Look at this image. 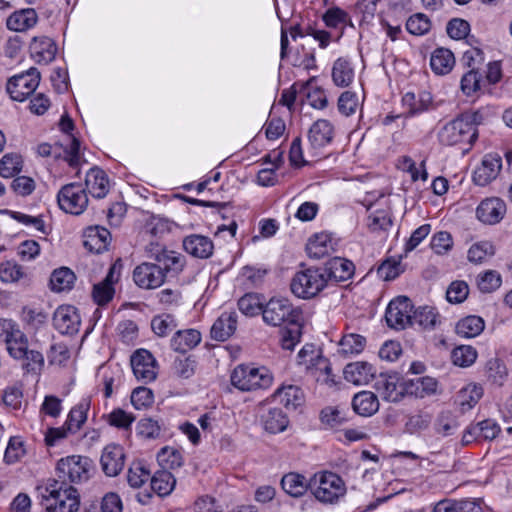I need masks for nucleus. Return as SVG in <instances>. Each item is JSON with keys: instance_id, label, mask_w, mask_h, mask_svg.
<instances>
[{"instance_id": "obj_40", "label": "nucleus", "mask_w": 512, "mask_h": 512, "mask_svg": "<svg viewBox=\"0 0 512 512\" xmlns=\"http://www.w3.org/2000/svg\"><path fill=\"white\" fill-rule=\"evenodd\" d=\"M76 276L74 272L67 268L61 267L53 271L50 277V288L55 292L69 291L72 289Z\"/></svg>"}, {"instance_id": "obj_51", "label": "nucleus", "mask_w": 512, "mask_h": 512, "mask_svg": "<svg viewBox=\"0 0 512 512\" xmlns=\"http://www.w3.org/2000/svg\"><path fill=\"white\" fill-rule=\"evenodd\" d=\"M157 461L164 470L175 469L183 465V456L178 449L166 446L157 453Z\"/></svg>"}, {"instance_id": "obj_47", "label": "nucleus", "mask_w": 512, "mask_h": 512, "mask_svg": "<svg viewBox=\"0 0 512 512\" xmlns=\"http://www.w3.org/2000/svg\"><path fill=\"white\" fill-rule=\"evenodd\" d=\"M482 75L478 70H468L460 81V89L466 97H476L481 90Z\"/></svg>"}, {"instance_id": "obj_30", "label": "nucleus", "mask_w": 512, "mask_h": 512, "mask_svg": "<svg viewBox=\"0 0 512 512\" xmlns=\"http://www.w3.org/2000/svg\"><path fill=\"white\" fill-rule=\"evenodd\" d=\"M355 70L350 59L339 57L332 66V80L337 87H348L354 81Z\"/></svg>"}, {"instance_id": "obj_7", "label": "nucleus", "mask_w": 512, "mask_h": 512, "mask_svg": "<svg viewBox=\"0 0 512 512\" xmlns=\"http://www.w3.org/2000/svg\"><path fill=\"white\" fill-rule=\"evenodd\" d=\"M57 202L61 210L73 215H80L88 206L86 188L80 183L64 185L57 194Z\"/></svg>"}, {"instance_id": "obj_19", "label": "nucleus", "mask_w": 512, "mask_h": 512, "mask_svg": "<svg viewBox=\"0 0 512 512\" xmlns=\"http://www.w3.org/2000/svg\"><path fill=\"white\" fill-rule=\"evenodd\" d=\"M501 167L502 160L498 155H485L473 173L474 183L478 186H486L498 176Z\"/></svg>"}, {"instance_id": "obj_58", "label": "nucleus", "mask_w": 512, "mask_h": 512, "mask_svg": "<svg viewBox=\"0 0 512 512\" xmlns=\"http://www.w3.org/2000/svg\"><path fill=\"white\" fill-rule=\"evenodd\" d=\"M457 428V421L450 412L440 413L434 424L436 433L443 437L453 435Z\"/></svg>"}, {"instance_id": "obj_36", "label": "nucleus", "mask_w": 512, "mask_h": 512, "mask_svg": "<svg viewBox=\"0 0 512 512\" xmlns=\"http://www.w3.org/2000/svg\"><path fill=\"white\" fill-rule=\"evenodd\" d=\"M402 102L407 108V116L412 117L427 111L432 103V97L428 92H421L418 97L412 92H407Z\"/></svg>"}, {"instance_id": "obj_43", "label": "nucleus", "mask_w": 512, "mask_h": 512, "mask_svg": "<svg viewBox=\"0 0 512 512\" xmlns=\"http://www.w3.org/2000/svg\"><path fill=\"white\" fill-rule=\"evenodd\" d=\"M366 339L359 334L344 335L340 342L338 352L343 356L356 355L364 350Z\"/></svg>"}, {"instance_id": "obj_28", "label": "nucleus", "mask_w": 512, "mask_h": 512, "mask_svg": "<svg viewBox=\"0 0 512 512\" xmlns=\"http://www.w3.org/2000/svg\"><path fill=\"white\" fill-rule=\"evenodd\" d=\"M273 399L288 410H295L304 402L302 389L295 385H283L272 395Z\"/></svg>"}, {"instance_id": "obj_41", "label": "nucleus", "mask_w": 512, "mask_h": 512, "mask_svg": "<svg viewBox=\"0 0 512 512\" xmlns=\"http://www.w3.org/2000/svg\"><path fill=\"white\" fill-rule=\"evenodd\" d=\"M24 355L14 360L21 361V367L27 374L40 375L44 367V356L43 354L29 347L24 351Z\"/></svg>"}, {"instance_id": "obj_35", "label": "nucleus", "mask_w": 512, "mask_h": 512, "mask_svg": "<svg viewBox=\"0 0 512 512\" xmlns=\"http://www.w3.org/2000/svg\"><path fill=\"white\" fill-rule=\"evenodd\" d=\"M264 429L271 433L277 434L285 431L289 425L288 416L280 408H269L266 413L261 416Z\"/></svg>"}, {"instance_id": "obj_11", "label": "nucleus", "mask_w": 512, "mask_h": 512, "mask_svg": "<svg viewBox=\"0 0 512 512\" xmlns=\"http://www.w3.org/2000/svg\"><path fill=\"white\" fill-rule=\"evenodd\" d=\"M324 277L330 284L342 283L350 280L355 274L354 263L346 258L333 257L320 266Z\"/></svg>"}, {"instance_id": "obj_45", "label": "nucleus", "mask_w": 512, "mask_h": 512, "mask_svg": "<svg viewBox=\"0 0 512 512\" xmlns=\"http://www.w3.org/2000/svg\"><path fill=\"white\" fill-rule=\"evenodd\" d=\"M302 336V326L299 321L287 324L280 331V345L285 350H294L300 342Z\"/></svg>"}, {"instance_id": "obj_60", "label": "nucleus", "mask_w": 512, "mask_h": 512, "mask_svg": "<svg viewBox=\"0 0 512 512\" xmlns=\"http://www.w3.org/2000/svg\"><path fill=\"white\" fill-rule=\"evenodd\" d=\"M22 169L21 157L17 154H6L0 160V175L4 178H11Z\"/></svg>"}, {"instance_id": "obj_8", "label": "nucleus", "mask_w": 512, "mask_h": 512, "mask_svg": "<svg viewBox=\"0 0 512 512\" xmlns=\"http://www.w3.org/2000/svg\"><path fill=\"white\" fill-rule=\"evenodd\" d=\"M39 82L40 72L31 67L26 72L11 77L7 82L6 89L13 100L23 102L34 93Z\"/></svg>"}, {"instance_id": "obj_9", "label": "nucleus", "mask_w": 512, "mask_h": 512, "mask_svg": "<svg viewBox=\"0 0 512 512\" xmlns=\"http://www.w3.org/2000/svg\"><path fill=\"white\" fill-rule=\"evenodd\" d=\"M413 303L406 296L392 299L385 311L387 325L396 330H402L413 325Z\"/></svg>"}, {"instance_id": "obj_59", "label": "nucleus", "mask_w": 512, "mask_h": 512, "mask_svg": "<svg viewBox=\"0 0 512 512\" xmlns=\"http://www.w3.org/2000/svg\"><path fill=\"white\" fill-rule=\"evenodd\" d=\"M487 377L495 384L502 385L506 376L507 368L499 358H491L487 361L486 366Z\"/></svg>"}, {"instance_id": "obj_48", "label": "nucleus", "mask_w": 512, "mask_h": 512, "mask_svg": "<svg viewBox=\"0 0 512 512\" xmlns=\"http://www.w3.org/2000/svg\"><path fill=\"white\" fill-rule=\"evenodd\" d=\"M177 327V321L172 314L162 313L151 320V329L158 337H166Z\"/></svg>"}, {"instance_id": "obj_39", "label": "nucleus", "mask_w": 512, "mask_h": 512, "mask_svg": "<svg viewBox=\"0 0 512 512\" xmlns=\"http://www.w3.org/2000/svg\"><path fill=\"white\" fill-rule=\"evenodd\" d=\"M90 408V400L82 399L68 414L65 426L71 433L77 432L87 419V413Z\"/></svg>"}, {"instance_id": "obj_52", "label": "nucleus", "mask_w": 512, "mask_h": 512, "mask_svg": "<svg viewBox=\"0 0 512 512\" xmlns=\"http://www.w3.org/2000/svg\"><path fill=\"white\" fill-rule=\"evenodd\" d=\"M151 479V473L141 461L133 462L127 474L128 484L133 488H139Z\"/></svg>"}, {"instance_id": "obj_20", "label": "nucleus", "mask_w": 512, "mask_h": 512, "mask_svg": "<svg viewBox=\"0 0 512 512\" xmlns=\"http://www.w3.org/2000/svg\"><path fill=\"white\" fill-rule=\"evenodd\" d=\"M29 51L31 58L38 64H48L55 59L57 45L47 36H36L32 39Z\"/></svg>"}, {"instance_id": "obj_29", "label": "nucleus", "mask_w": 512, "mask_h": 512, "mask_svg": "<svg viewBox=\"0 0 512 512\" xmlns=\"http://www.w3.org/2000/svg\"><path fill=\"white\" fill-rule=\"evenodd\" d=\"M38 21V15L32 8L21 9L13 12L6 21L9 30L24 32L33 28Z\"/></svg>"}, {"instance_id": "obj_5", "label": "nucleus", "mask_w": 512, "mask_h": 512, "mask_svg": "<svg viewBox=\"0 0 512 512\" xmlns=\"http://www.w3.org/2000/svg\"><path fill=\"white\" fill-rule=\"evenodd\" d=\"M328 287L320 266H310L297 271L291 279V292L300 299L309 300Z\"/></svg>"}, {"instance_id": "obj_55", "label": "nucleus", "mask_w": 512, "mask_h": 512, "mask_svg": "<svg viewBox=\"0 0 512 512\" xmlns=\"http://www.w3.org/2000/svg\"><path fill=\"white\" fill-rule=\"evenodd\" d=\"M502 284L501 275L495 270H487L477 277V286L483 293H491Z\"/></svg>"}, {"instance_id": "obj_22", "label": "nucleus", "mask_w": 512, "mask_h": 512, "mask_svg": "<svg viewBox=\"0 0 512 512\" xmlns=\"http://www.w3.org/2000/svg\"><path fill=\"white\" fill-rule=\"evenodd\" d=\"M344 379L354 385H367L375 377L376 370L368 362L357 361L345 366Z\"/></svg>"}, {"instance_id": "obj_50", "label": "nucleus", "mask_w": 512, "mask_h": 512, "mask_svg": "<svg viewBox=\"0 0 512 512\" xmlns=\"http://www.w3.org/2000/svg\"><path fill=\"white\" fill-rule=\"evenodd\" d=\"M478 353L471 345H460L452 350L451 359L454 365L469 367L475 363Z\"/></svg>"}, {"instance_id": "obj_12", "label": "nucleus", "mask_w": 512, "mask_h": 512, "mask_svg": "<svg viewBox=\"0 0 512 512\" xmlns=\"http://www.w3.org/2000/svg\"><path fill=\"white\" fill-rule=\"evenodd\" d=\"M130 361L137 380L149 383L156 379L157 362L151 352L146 349H138L132 354Z\"/></svg>"}, {"instance_id": "obj_6", "label": "nucleus", "mask_w": 512, "mask_h": 512, "mask_svg": "<svg viewBox=\"0 0 512 512\" xmlns=\"http://www.w3.org/2000/svg\"><path fill=\"white\" fill-rule=\"evenodd\" d=\"M301 312L286 298H271L262 309L263 321L272 327L299 321Z\"/></svg>"}, {"instance_id": "obj_57", "label": "nucleus", "mask_w": 512, "mask_h": 512, "mask_svg": "<svg viewBox=\"0 0 512 512\" xmlns=\"http://www.w3.org/2000/svg\"><path fill=\"white\" fill-rule=\"evenodd\" d=\"M405 393V385H398L396 377H388L382 381V394L389 402H398Z\"/></svg>"}, {"instance_id": "obj_37", "label": "nucleus", "mask_w": 512, "mask_h": 512, "mask_svg": "<svg viewBox=\"0 0 512 512\" xmlns=\"http://www.w3.org/2000/svg\"><path fill=\"white\" fill-rule=\"evenodd\" d=\"M441 315L436 308L420 306L413 312V325L418 324L423 329L434 330L441 324Z\"/></svg>"}, {"instance_id": "obj_1", "label": "nucleus", "mask_w": 512, "mask_h": 512, "mask_svg": "<svg viewBox=\"0 0 512 512\" xmlns=\"http://www.w3.org/2000/svg\"><path fill=\"white\" fill-rule=\"evenodd\" d=\"M93 470L92 461L85 456L72 455L57 462L56 471L60 480L48 479L37 486L41 506L47 512H76L80 500L77 490L68 485L87 481Z\"/></svg>"}, {"instance_id": "obj_23", "label": "nucleus", "mask_w": 512, "mask_h": 512, "mask_svg": "<svg viewBox=\"0 0 512 512\" xmlns=\"http://www.w3.org/2000/svg\"><path fill=\"white\" fill-rule=\"evenodd\" d=\"M183 248L195 258L207 259L213 254L214 244L207 236L191 234L183 239Z\"/></svg>"}, {"instance_id": "obj_42", "label": "nucleus", "mask_w": 512, "mask_h": 512, "mask_svg": "<svg viewBox=\"0 0 512 512\" xmlns=\"http://www.w3.org/2000/svg\"><path fill=\"white\" fill-rule=\"evenodd\" d=\"M175 484L174 476L167 470L157 471L151 477V489L160 497L169 495Z\"/></svg>"}, {"instance_id": "obj_26", "label": "nucleus", "mask_w": 512, "mask_h": 512, "mask_svg": "<svg viewBox=\"0 0 512 512\" xmlns=\"http://www.w3.org/2000/svg\"><path fill=\"white\" fill-rule=\"evenodd\" d=\"M306 369L317 382L326 384L330 387L335 385L330 361L321 353L318 356L309 359V364L306 366Z\"/></svg>"}, {"instance_id": "obj_21", "label": "nucleus", "mask_w": 512, "mask_h": 512, "mask_svg": "<svg viewBox=\"0 0 512 512\" xmlns=\"http://www.w3.org/2000/svg\"><path fill=\"white\" fill-rule=\"evenodd\" d=\"M337 242L328 232H320L311 236L306 244V252L310 258L321 259L336 250Z\"/></svg>"}, {"instance_id": "obj_54", "label": "nucleus", "mask_w": 512, "mask_h": 512, "mask_svg": "<svg viewBox=\"0 0 512 512\" xmlns=\"http://www.w3.org/2000/svg\"><path fill=\"white\" fill-rule=\"evenodd\" d=\"M106 421L110 426L122 430H129L135 421V416L132 413L126 412L121 408L113 409L108 415L105 416Z\"/></svg>"}, {"instance_id": "obj_34", "label": "nucleus", "mask_w": 512, "mask_h": 512, "mask_svg": "<svg viewBox=\"0 0 512 512\" xmlns=\"http://www.w3.org/2000/svg\"><path fill=\"white\" fill-rule=\"evenodd\" d=\"M485 328V321L477 315H469L461 318L455 326L456 334L461 338H475L479 336Z\"/></svg>"}, {"instance_id": "obj_31", "label": "nucleus", "mask_w": 512, "mask_h": 512, "mask_svg": "<svg viewBox=\"0 0 512 512\" xmlns=\"http://www.w3.org/2000/svg\"><path fill=\"white\" fill-rule=\"evenodd\" d=\"M438 382L435 378L424 376L405 382V393L416 398H425L436 394Z\"/></svg>"}, {"instance_id": "obj_64", "label": "nucleus", "mask_w": 512, "mask_h": 512, "mask_svg": "<svg viewBox=\"0 0 512 512\" xmlns=\"http://www.w3.org/2000/svg\"><path fill=\"white\" fill-rule=\"evenodd\" d=\"M192 512H224L222 505L212 496H199L191 506Z\"/></svg>"}, {"instance_id": "obj_27", "label": "nucleus", "mask_w": 512, "mask_h": 512, "mask_svg": "<svg viewBox=\"0 0 512 512\" xmlns=\"http://www.w3.org/2000/svg\"><path fill=\"white\" fill-rule=\"evenodd\" d=\"M85 188L95 198H103L109 191V180L104 170L91 168L85 178Z\"/></svg>"}, {"instance_id": "obj_38", "label": "nucleus", "mask_w": 512, "mask_h": 512, "mask_svg": "<svg viewBox=\"0 0 512 512\" xmlns=\"http://www.w3.org/2000/svg\"><path fill=\"white\" fill-rule=\"evenodd\" d=\"M455 64L453 53L446 48H437L431 55L430 66L433 72L439 75L449 73Z\"/></svg>"}, {"instance_id": "obj_61", "label": "nucleus", "mask_w": 512, "mask_h": 512, "mask_svg": "<svg viewBox=\"0 0 512 512\" xmlns=\"http://www.w3.org/2000/svg\"><path fill=\"white\" fill-rule=\"evenodd\" d=\"M23 331L19 325L11 319H0V343L5 347L10 345Z\"/></svg>"}, {"instance_id": "obj_13", "label": "nucleus", "mask_w": 512, "mask_h": 512, "mask_svg": "<svg viewBox=\"0 0 512 512\" xmlns=\"http://www.w3.org/2000/svg\"><path fill=\"white\" fill-rule=\"evenodd\" d=\"M53 327L63 335H75L81 325V317L76 307L61 305L53 314Z\"/></svg>"}, {"instance_id": "obj_2", "label": "nucleus", "mask_w": 512, "mask_h": 512, "mask_svg": "<svg viewBox=\"0 0 512 512\" xmlns=\"http://www.w3.org/2000/svg\"><path fill=\"white\" fill-rule=\"evenodd\" d=\"M437 138L443 146H459L467 152L478 138V129L468 116L462 115L444 124Z\"/></svg>"}, {"instance_id": "obj_56", "label": "nucleus", "mask_w": 512, "mask_h": 512, "mask_svg": "<svg viewBox=\"0 0 512 512\" xmlns=\"http://www.w3.org/2000/svg\"><path fill=\"white\" fill-rule=\"evenodd\" d=\"M158 262L164 265L162 269L165 270V275L168 272L179 273L185 266V257L178 252L166 250Z\"/></svg>"}, {"instance_id": "obj_44", "label": "nucleus", "mask_w": 512, "mask_h": 512, "mask_svg": "<svg viewBox=\"0 0 512 512\" xmlns=\"http://www.w3.org/2000/svg\"><path fill=\"white\" fill-rule=\"evenodd\" d=\"M27 277L23 266L14 260H7L0 263V280L3 283H16Z\"/></svg>"}, {"instance_id": "obj_18", "label": "nucleus", "mask_w": 512, "mask_h": 512, "mask_svg": "<svg viewBox=\"0 0 512 512\" xmlns=\"http://www.w3.org/2000/svg\"><path fill=\"white\" fill-rule=\"evenodd\" d=\"M101 466L107 476H117L125 464L124 450L120 445H107L101 455Z\"/></svg>"}, {"instance_id": "obj_49", "label": "nucleus", "mask_w": 512, "mask_h": 512, "mask_svg": "<svg viewBox=\"0 0 512 512\" xmlns=\"http://www.w3.org/2000/svg\"><path fill=\"white\" fill-rule=\"evenodd\" d=\"M263 306L261 297L257 293H246L238 300L239 310L249 317L262 315Z\"/></svg>"}, {"instance_id": "obj_53", "label": "nucleus", "mask_w": 512, "mask_h": 512, "mask_svg": "<svg viewBox=\"0 0 512 512\" xmlns=\"http://www.w3.org/2000/svg\"><path fill=\"white\" fill-rule=\"evenodd\" d=\"M483 395V389L478 385H468L461 389L458 394V402L462 410L473 408Z\"/></svg>"}, {"instance_id": "obj_4", "label": "nucleus", "mask_w": 512, "mask_h": 512, "mask_svg": "<svg viewBox=\"0 0 512 512\" xmlns=\"http://www.w3.org/2000/svg\"><path fill=\"white\" fill-rule=\"evenodd\" d=\"M311 494L325 505H335L347 492L344 480L331 471H319L311 477Z\"/></svg>"}, {"instance_id": "obj_33", "label": "nucleus", "mask_w": 512, "mask_h": 512, "mask_svg": "<svg viewBox=\"0 0 512 512\" xmlns=\"http://www.w3.org/2000/svg\"><path fill=\"white\" fill-rule=\"evenodd\" d=\"M352 407L358 415L369 417L378 411L379 400L373 392L361 391L354 395Z\"/></svg>"}, {"instance_id": "obj_16", "label": "nucleus", "mask_w": 512, "mask_h": 512, "mask_svg": "<svg viewBox=\"0 0 512 512\" xmlns=\"http://www.w3.org/2000/svg\"><path fill=\"white\" fill-rule=\"evenodd\" d=\"M334 134L335 128L329 120L318 119L308 131V141L311 148L318 151L332 143Z\"/></svg>"}, {"instance_id": "obj_15", "label": "nucleus", "mask_w": 512, "mask_h": 512, "mask_svg": "<svg viewBox=\"0 0 512 512\" xmlns=\"http://www.w3.org/2000/svg\"><path fill=\"white\" fill-rule=\"evenodd\" d=\"M111 243V233L102 226H90L83 232L84 247L96 254L107 251Z\"/></svg>"}, {"instance_id": "obj_14", "label": "nucleus", "mask_w": 512, "mask_h": 512, "mask_svg": "<svg viewBox=\"0 0 512 512\" xmlns=\"http://www.w3.org/2000/svg\"><path fill=\"white\" fill-rule=\"evenodd\" d=\"M506 204L498 197L486 198L476 208V217L484 224L499 223L506 214Z\"/></svg>"}, {"instance_id": "obj_46", "label": "nucleus", "mask_w": 512, "mask_h": 512, "mask_svg": "<svg viewBox=\"0 0 512 512\" xmlns=\"http://www.w3.org/2000/svg\"><path fill=\"white\" fill-rule=\"evenodd\" d=\"M405 27L411 35L424 36L431 30L432 22L426 14L415 13L406 20Z\"/></svg>"}, {"instance_id": "obj_17", "label": "nucleus", "mask_w": 512, "mask_h": 512, "mask_svg": "<svg viewBox=\"0 0 512 512\" xmlns=\"http://www.w3.org/2000/svg\"><path fill=\"white\" fill-rule=\"evenodd\" d=\"M120 276V268L116 263L111 265L105 278L94 285L92 295L98 305H105L110 302L115 294L114 284Z\"/></svg>"}, {"instance_id": "obj_63", "label": "nucleus", "mask_w": 512, "mask_h": 512, "mask_svg": "<svg viewBox=\"0 0 512 512\" xmlns=\"http://www.w3.org/2000/svg\"><path fill=\"white\" fill-rule=\"evenodd\" d=\"M326 26L338 28L345 25L349 20V14L340 7H331L326 10L322 17Z\"/></svg>"}, {"instance_id": "obj_10", "label": "nucleus", "mask_w": 512, "mask_h": 512, "mask_svg": "<svg viewBox=\"0 0 512 512\" xmlns=\"http://www.w3.org/2000/svg\"><path fill=\"white\" fill-rule=\"evenodd\" d=\"M165 279V270L155 263L143 262L133 270V281L141 289H156Z\"/></svg>"}, {"instance_id": "obj_32", "label": "nucleus", "mask_w": 512, "mask_h": 512, "mask_svg": "<svg viewBox=\"0 0 512 512\" xmlns=\"http://www.w3.org/2000/svg\"><path fill=\"white\" fill-rule=\"evenodd\" d=\"M201 342V333L196 329L178 330L171 339V348L180 353H186Z\"/></svg>"}, {"instance_id": "obj_62", "label": "nucleus", "mask_w": 512, "mask_h": 512, "mask_svg": "<svg viewBox=\"0 0 512 512\" xmlns=\"http://www.w3.org/2000/svg\"><path fill=\"white\" fill-rule=\"evenodd\" d=\"M469 295V286L465 281H453L447 288L446 299L450 303L464 302Z\"/></svg>"}, {"instance_id": "obj_25", "label": "nucleus", "mask_w": 512, "mask_h": 512, "mask_svg": "<svg viewBox=\"0 0 512 512\" xmlns=\"http://www.w3.org/2000/svg\"><path fill=\"white\" fill-rule=\"evenodd\" d=\"M281 487L285 493L294 498H300L311 489V478L309 480L302 474L289 472L281 479Z\"/></svg>"}, {"instance_id": "obj_24", "label": "nucleus", "mask_w": 512, "mask_h": 512, "mask_svg": "<svg viewBox=\"0 0 512 512\" xmlns=\"http://www.w3.org/2000/svg\"><path fill=\"white\" fill-rule=\"evenodd\" d=\"M237 328L236 312H223L211 327V337L217 341H226Z\"/></svg>"}, {"instance_id": "obj_3", "label": "nucleus", "mask_w": 512, "mask_h": 512, "mask_svg": "<svg viewBox=\"0 0 512 512\" xmlns=\"http://www.w3.org/2000/svg\"><path fill=\"white\" fill-rule=\"evenodd\" d=\"M230 381L239 391L253 392L269 389L274 382V375L266 366L239 364L232 370Z\"/></svg>"}]
</instances>
